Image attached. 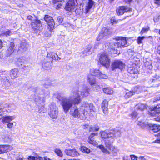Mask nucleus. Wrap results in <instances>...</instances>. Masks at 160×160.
<instances>
[{"label":"nucleus","mask_w":160,"mask_h":160,"mask_svg":"<svg viewBox=\"0 0 160 160\" xmlns=\"http://www.w3.org/2000/svg\"><path fill=\"white\" fill-rule=\"evenodd\" d=\"M89 88L86 87L82 91H80L78 89L74 90L71 92L69 98L60 97L59 98L61 102L63 110L66 113L73 105L78 104L81 100L80 95L83 97H86L89 94Z\"/></svg>","instance_id":"1"},{"label":"nucleus","mask_w":160,"mask_h":160,"mask_svg":"<svg viewBox=\"0 0 160 160\" xmlns=\"http://www.w3.org/2000/svg\"><path fill=\"white\" fill-rule=\"evenodd\" d=\"M54 152L56 154L59 156H62V153L61 150L58 148H56L54 150Z\"/></svg>","instance_id":"41"},{"label":"nucleus","mask_w":160,"mask_h":160,"mask_svg":"<svg viewBox=\"0 0 160 160\" xmlns=\"http://www.w3.org/2000/svg\"><path fill=\"white\" fill-rule=\"evenodd\" d=\"M103 91L104 92L107 94H112L113 93L112 90L109 88H103Z\"/></svg>","instance_id":"30"},{"label":"nucleus","mask_w":160,"mask_h":160,"mask_svg":"<svg viewBox=\"0 0 160 160\" xmlns=\"http://www.w3.org/2000/svg\"><path fill=\"white\" fill-rule=\"evenodd\" d=\"M80 110H82L83 112L87 113L88 114V112H90L94 111V107L92 103L84 101L82 103Z\"/></svg>","instance_id":"7"},{"label":"nucleus","mask_w":160,"mask_h":160,"mask_svg":"<svg viewBox=\"0 0 160 160\" xmlns=\"http://www.w3.org/2000/svg\"><path fill=\"white\" fill-rule=\"evenodd\" d=\"M131 157L132 160H137V158L134 155H131Z\"/></svg>","instance_id":"56"},{"label":"nucleus","mask_w":160,"mask_h":160,"mask_svg":"<svg viewBox=\"0 0 160 160\" xmlns=\"http://www.w3.org/2000/svg\"><path fill=\"white\" fill-rule=\"evenodd\" d=\"M149 29V28L148 27L146 28H143L140 32V34L141 35H142L144 33L147 32Z\"/></svg>","instance_id":"45"},{"label":"nucleus","mask_w":160,"mask_h":160,"mask_svg":"<svg viewBox=\"0 0 160 160\" xmlns=\"http://www.w3.org/2000/svg\"><path fill=\"white\" fill-rule=\"evenodd\" d=\"M110 33L109 30L106 28H103L100 33L99 34L98 37L97 38V40L98 41L102 38L104 36H107Z\"/></svg>","instance_id":"12"},{"label":"nucleus","mask_w":160,"mask_h":160,"mask_svg":"<svg viewBox=\"0 0 160 160\" xmlns=\"http://www.w3.org/2000/svg\"><path fill=\"white\" fill-rule=\"evenodd\" d=\"M47 57L48 58H51L52 59L55 60H58L61 59V58L58 56L57 54L54 52L48 53Z\"/></svg>","instance_id":"25"},{"label":"nucleus","mask_w":160,"mask_h":160,"mask_svg":"<svg viewBox=\"0 0 160 160\" xmlns=\"http://www.w3.org/2000/svg\"><path fill=\"white\" fill-rule=\"evenodd\" d=\"M154 3L158 5H160V0H155Z\"/></svg>","instance_id":"55"},{"label":"nucleus","mask_w":160,"mask_h":160,"mask_svg":"<svg viewBox=\"0 0 160 160\" xmlns=\"http://www.w3.org/2000/svg\"><path fill=\"white\" fill-rule=\"evenodd\" d=\"M108 101L106 100H104L102 104V108L105 114H107L108 111Z\"/></svg>","instance_id":"20"},{"label":"nucleus","mask_w":160,"mask_h":160,"mask_svg":"<svg viewBox=\"0 0 160 160\" xmlns=\"http://www.w3.org/2000/svg\"><path fill=\"white\" fill-rule=\"evenodd\" d=\"M114 141V139L113 138H111L108 139L105 141V145L106 147L108 148H109L112 146V144Z\"/></svg>","instance_id":"26"},{"label":"nucleus","mask_w":160,"mask_h":160,"mask_svg":"<svg viewBox=\"0 0 160 160\" xmlns=\"http://www.w3.org/2000/svg\"><path fill=\"white\" fill-rule=\"evenodd\" d=\"M138 159L139 160H146V159L144 158V156H140L139 158Z\"/></svg>","instance_id":"59"},{"label":"nucleus","mask_w":160,"mask_h":160,"mask_svg":"<svg viewBox=\"0 0 160 160\" xmlns=\"http://www.w3.org/2000/svg\"><path fill=\"white\" fill-rule=\"evenodd\" d=\"M115 138L116 137H120L121 132L119 130H114Z\"/></svg>","instance_id":"46"},{"label":"nucleus","mask_w":160,"mask_h":160,"mask_svg":"<svg viewBox=\"0 0 160 160\" xmlns=\"http://www.w3.org/2000/svg\"><path fill=\"white\" fill-rule=\"evenodd\" d=\"M28 160H35V157L32 156H29L28 157Z\"/></svg>","instance_id":"54"},{"label":"nucleus","mask_w":160,"mask_h":160,"mask_svg":"<svg viewBox=\"0 0 160 160\" xmlns=\"http://www.w3.org/2000/svg\"><path fill=\"white\" fill-rule=\"evenodd\" d=\"M102 138H108V132L105 131H103L100 132Z\"/></svg>","instance_id":"37"},{"label":"nucleus","mask_w":160,"mask_h":160,"mask_svg":"<svg viewBox=\"0 0 160 160\" xmlns=\"http://www.w3.org/2000/svg\"><path fill=\"white\" fill-rule=\"evenodd\" d=\"M17 160H28L26 159L20 157H17Z\"/></svg>","instance_id":"63"},{"label":"nucleus","mask_w":160,"mask_h":160,"mask_svg":"<svg viewBox=\"0 0 160 160\" xmlns=\"http://www.w3.org/2000/svg\"><path fill=\"white\" fill-rule=\"evenodd\" d=\"M31 26L35 33L39 34L42 30V23L40 20L37 19L33 20L32 22Z\"/></svg>","instance_id":"8"},{"label":"nucleus","mask_w":160,"mask_h":160,"mask_svg":"<svg viewBox=\"0 0 160 160\" xmlns=\"http://www.w3.org/2000/svg\"><path fill=\"white\" fill-rule=\"evenodd\" d=\"M157 52L160 55V45L157 48Z\"/></svg>","instance_id":"62"},{"label":"nucleus","mask_w":160,"mask_h":160,"mask_svg":"<svg viewBox=\"0 0 160 160\" xmlns=\"http://www.w3.org/2000/svg\"><path fill=\"white\" fill-rule=\"evenodd\" d=\"M32 18V17L31 15H29L27 17V19L29 20H31Z\"/></svg>","instance_id":"64"},{"label":"nucleus","mask_w":160,"mask_h":160,"mask_svg":"<svg viewBox=\"0 0 160 160\" xmlns=\"http://www.w3.org/2000/svg\"><path fill=\"white\" fill-rule=\"evenodd\" d=\"M111 22L114 24H116L118 22V21H116L114 19H112L111 20Z\"/></svg>","instance_id":"52"},{"label":"nucleus","mask_w":160,"mask_h":160,"mask_svg":"<svg viewBox=\"0 0 160 160\" xmlns=\"http://www.w3.org/2000/svg\"><path fill=\"white\" fill-rule=\"evenodd\" d=\"M8 74L7 71H0V76L1 77L3 75H6Z\"/></svg>","instance_id":"49"},{"label":"nucleus","mask_w":160,"mask_h":160,"mask_svg":"<svg viewBox=\"0 0 160 160\" xmlns=\"http://www.w3.org/2000/svg\"><path fill=\"white\" fill-rule=\"evenodd\" d=\"M159 100H160V97H158L154 98L153 101L155 102Z\"/></svg>","instance_id":"61"},{"label":"nucleus","mask_w":160,"mask_h":160,"mask_svg":"<svg viewBox=\"0 0 160 160\" xmlns=\"http://www.w3.org/2000/svg\"><path fill=\"white\" fill-rule=\"evenodd\" d=\"M148 126L149 127L150 130L154 132H157L160 130V125L157 124H153L151 123L148 124Z\"/></svg>","instance_id":"19"},{"label":"nucleus","mask_w":160,"mask_h":160,"mask_svg":"<svg viewBox=\"0 0 160 160\" xmlns=\"http://www.w3.org/2000/svg\"><path fill=\"white\" fill-rule=\"evenodd\" d=\"M80 150L82 152L87 153H89L90 152V150L88 148L85 146L82 147Z\"/></svg>","instance_id":"33"},{"label":"nucleus","mask_w":160,"mask_h":160,"mask_svg":"<svg viewBox=\"0 0 160 160\" xmlns=\"http://www.w3.org/2000/svg\"><path fill=\"white\" fill-rule=\"evenodd\" d=\"M96 86V89H94V90H97V91H99L100 89V87H99V86L98 85H95Z\"/></svg>","instance_id":"60"},{"label":"nucleus","mask_w":160,"mask_h":160,"mask_svg":"<svg viewBox=\"0 0 160 160\" xmlns=\"http://www.w3.org/2000/svg\"><path fill=\"white\" fill-rule=\"evenodd\" d=\"M94 4V2L92 0H88V2L85 7L86 13H88Z\"/></svg>","instance_id":"23"},{"label":"nucleus","mask_w":160,"mask_h":160,"mask_svg":"<svg viewBox=\"0 0 160 160\" xmlns=\"http://www.w3.org/2000/svg\"><path fill=\"white\" fill-rule=\"evenodd\" d=\"M10 76L13 79L18 76V70L17 69H12L10 72Z\"/></svg>","instance_id":"22"},{"label":"nucleus","mask_w":160,"mask_h":160,"mask_svg":"<svg viewBox=\"0 0 160 160\" xmlns=\"http://www.w3.org/2000/svg\"><path fill=\"white\" fill-rule=\"evenodd\" d=\"M100 63L106 68L108 67L110 65V60L108 54L105 53L101 54L99 58Z\"/></svg>","instance_id":"5"},{"label":"nucleus","mask_w":160,"mask_h":160,"mask_svg":"<svg viewBox=\"0 0 160 160\" xmlns=\"http://www.w3.org/2000/svg\"><path fill=\"white\" fill-rule=\"evenodd\" d=\"M89 129L90 131L94 132L98 131L99 128V126L98 125H94L93 126L90 127Z\"/></svg>","instance_id":"32"},{"label":"nucleus","mask_w":160,"mask_h":160,"mask_svg":"<svg viewBox=\"0 0 160 160\" xmlns=\"http://www.w3.org/2000/svg\"><path fill=\"white\" fill-rule=\"evenodd\" d=\"M58 20L59 22L61 23L62 22L63 19L62 17L59 16L58 18Z\"/></svg>","instance_id":"53"},{"label":"nucleus","mask_w":160,"mask_h":160,"mask_svg":"<svg viewBox=\"0 0 160 160\" xmlns=\"http://www.w3.org/2000/svg\"><path fill=\"white\" fill-rule=\"evenodd\" d=\"M134 93V92L133 91L127 92L125 95V98H128L133 95Z\"/></svg>","instance_id":"34"},{"label":"nucleus","mask_w":160,"mask_h":160,"mask_svg":"<svg viewBox=\"0 0 160 160\" xmlns=\"http://www.w3.org/2000/svg\"><path fill=\"white\" fill-rule=\"evenodd\" d=\"M108 149L111 151L112 153L114 156H117V153L119 151L117 148L113 145L109 148Z\"/></svg>","instance_id":"28"},{"label":"nucleus","mask_w":160,"mask_h":160,"mask_svg":"<svg viewBox=\"0 0 160 160\" xmlns=\"http://www.w3.org/2000/svg\"><path fill=\"white\" fill-rule=\"evenodd\" d=\"M128 72L131 75V76L134 78H137L138 76V71L133 67H130L128 69Z\"/></svg>","instance_id":"14"},{"label":"nucleus","mask_w":160,"mask_h":160,"mask_svg":"<svg viewBox=\"0 0 160 160\" xmlns=\"http://www.w3.org/2000/svg\"><path fill=\"white\" fill-rule=\"evenodd\" d=\"M125 66L124 63L123 62L119 60L114 61L112 64V69L113 70L116 69H122Z\"/></svg>","instance_id":"9"},{"label":"nucleus","mask_w":160,"mask_h":160,"mask_svg":"<svg viewBox=\"0 0 160 160\" xmlns=\"http://www.w3.org/2000/svg\"><path fill=\"white\" fill-rule=\"evenodd\" d=\"M7 124V127L9 128H12L13 126V123L12 122H8Z\"/></svg>","instance_id":"50"},{"label":"nucleus","mask_w":160,"mask_h":160,"mask_svg":"<svg viewBox=\"0 0 160 160\" xmlns=\"http://www.w3.org/2000/svg\"><path fill=\"white\" fill-rule=\"evenodd\" d=\"M6 107L4 106L3 105H1L0 106V113L1 114H5L6 113L5 112H7V111L6 110H3L4 109L6 108Z\"/></svg>","instance_id":"40"},{"label":"nucleus","mask_w":160,"mask_h":160,"mask_svg":"<svg viewBox=\"0 0 160 160\" xmlns=\"http://www.w3.org/2000/svg\"><path fill=\"white\" fill-rule=\"evenodd\" d=\"M116 40L119 41L116 45L118 48H124L126 47L128 45L127 42L126 38L121 37H117L115 38Z\"/></svg>","instance_id":"11"},{"label":"nucleus","mask_w":160,"mask_h":160,"mask_svg":"<svg viewBox=\"0 0 160 160\" xmlns=\"http://www.w3.org/2000/svg\"><path fill=\"white\" fill-rule=\"evenodd\" d=\"M11 34V32L10 30H8L5 31H4L2 33V35L3 36H9Z\"/></svg>","instance_id":"43"},{"label":"nucleus","mask_w":160,"mask_h":160,"mask_svg":"<svg viewBox=\"0 0 160 160\" xmlns=\"http://www.w3.org/2000/svg\"><path fill=\"white\" fill-rule=\"evenodd\" d=\"M88 141L89 143L93 145H96L98 144V143L94 140V138H88Z\"/></svg>","instance_id":"36"},{"label":"nucleus","mask_w":160,"mask_h":160,"mask_svg":"<svg viewBox=\"0 0 160 160\" xmlns=\"http://www.w3.org/2000/svg\"><path fill=\"white\" fill-rule=\"evenodd\" d=\"M97 135H98L97 133H91L90 134V135L89 136V137L88 138H90V139L93 138V137H94V136H97Z\"/></svg>","instance_id":"48"},{"label":"nucleus","mask_w":160,"mask_h":160,"mask_svg":"<svg viewBox=\"0 0 160 160\" xmlns=\"http://www.w3.org/2000/svg\"><path fill=\"white\" fill-rule=\"evenodd\" d=\"M14 117L13 116H5L2 117V122L3 123L10 122L11 121L13 120Z\"/></svg>","instance_id":"24"},{"label":"nucleus","mask_w":160,"mask_h":160,"mask_svg":"<svg viewBox=\"0 0 160 160\" xmlns=\"http://www.w3.org/2000/svg\"><path fill=\"white\" fill-rule=\"evenodd\" d=\"M147 41L150 42H152L153 41L152 37L151 36L148 37L147 38Z\"/></svg>","instance_id":"51"},{"label":"nucleus","mask_w":160,"mask_h":160,"mask_svg":"<svg viewBox=\"0 0 160 160\" xmlns=\"http://www.w3.org/2000/svg\"><path fill=\"white\" fill-rule=\"evenodd\" d=\"M90 74L88 76V80L91 85L96 84V81L94 76L97 77L99 78L106 79L108 77L104 74H102L98 69H91L90 70Z\"/></svg>","instance_id":"3"},{"label":"nucleus","mask_w":160,"mask_h":160,"mask_svg":"<svg viewBox=\"0 0 160 160\" xmlns=\"http://www.w3.org/2000/svg\"><path fill=\"white\" fill-rule=\"evenodd\" d=\"M2 138L4 141L6 142H9L11 141V137L8 134H3L2 136Z\"/></svg>","instance_id":"29"},{"label":"nucleus","mask_w":160,"mask_h":160,"mask_svg":"<svg viewBox=\"0 0 160 160\" xmlns=\"http://www.w3.org/2000/svg\"><path fill=\"white\" fill-rule=\"evenodd\" d=\"M12 147L9 145H0V154L6 153L9 150H11Z\"/></svg>","instance_id":"16"},{"label":"nucleus","mask_w":160,"mask_h":160,"mask_svg":"<svg viewBox=\"0 0 160 160\" xmlns=\"http://www.w3.org/2000/svg\"><path fill=\"white\" fill-rule=\"evenodd\" d=\"M160 112V107L158 105L154 107L151 111L150 114L152 116H157V115Z\"/></svg>","instance_id":"21"},{"label":"nucleus","mask_w":160,"mask_h":160,"mask_svg":"<svg viewBox=\"0 0 160 160\" xmlns=\"http://www.w3.org/2000/svg\"><path fill=\"white\" fill-rule=\"evenodd\" d=\"M114 130H112L110 132H108V138H115Z\"/></svg>","instance_id":"38"},{"label":"nucleus","mask_w":160,"mask_h":160,"mask_svg":"<svg viewBox=\"0 0 160 160\" xmlns=\"http://www.w3.org/2000/svg\"><path fill=\"white\" fill-rule=\"evenodd\" d=\"M82 0H76L75 4L74 0H69L66 3L65 9L67 11L73 12L75 11L76 14H80L82 12L81 6H82Z\"/></svg>","instance_id":"2"},{"label":"nucleus","mask_w":160,"mask_h":160,"mask_svg":"<svg viewBox=\"0 0 160 160\" xmlns=\"http://www.w3.org/2000/svg\"><path fill=\"white\" fill-rule=\"evenodd\" d=\"M155 121L160 122V116H158L157 117L153 119Z\"/></svg>","instance_id":"57"},{"label":"nucleus","mask_w":160,"mask_h":160,"mask_svg":"<svg viewBox=\"0 0 160 160\" xmlns=\"http://www.w3.org/2000/svg\"><path fill=\"white\" fill-rule=\"evenodd\" d=\"M108 51L111 54H114L116 53L117 51L115 49V48H113V46L111 45H109L108 48H107Z\"/></svg>","instance_id":"31"},{"label":"nucleus","mask_w":160,"mask_h":160,"mask_svg":"<svg viewBox=\"0 0 160 160\" xmlns=\"http://www.w3.org/2000/svg\"><path fill=\"white\" fill-rule=\"evenodd\" d=\"M44 20L48 24V29L50 31H52L54 28L55 23L52 18L48 15H46Z\"/></svg>","instance_id":"10"},{"label":"nucleus","mask_w":160,"mask_h":160,"mask_svg":"<svg viewBox=\"0 0 160 160\" xmlns=\"http://www.w3.org/2000/svg\"><path fill=\"white\" fill-rule=\"evenodd\" d=\"M1 82L3 86L8 87L11 85V83L6 76H1Z\"/></svg>","instance_id":"18"},{"label":"nucleus","mask_w":160,"mask_h":160,"mask_svg":"<svg viewBox=\"0 0 160 160\" xmlns=\"http://www.w3.org/2000/svg\"><path fill=\"white\" fill-rule=\"evenodd\" d=\"M15 48H16L15 47L14 43L13 42H11L10 44V47L7 50V56H9L11 55L13 53L14 51L15 50Z\"/></svg>","instance_id":"17"},{"label":"nucleus","mask_w":160,"mask_h":160,"mask_svg":"<svg viewBox=\"0 0 160 160\" xmlns=\"http://www.w3.org/2000/svg\"><path fill=\"white\" fill-rule=\"evenodd\" d=\"M70 113L75 118H79L82 120H84L86 118L87 115V113L85 112H83L82 110H80V108L79 109H77V108H72Z\"/></svg>","instance_id":"4"},{"label":"nucleus","mask_w":160,"mask_h":160,"mask_svg":"<svg viewBox=\"0 0 160 160\" xmlns=\"http://www.w3.org/2000/svg\"><path fill=\"white\" fill-rule=\"evenodd\" d=\"M102 152L106 154L109 155L111 154V152L108 150L104 146L102 145H100L98 146Z\"/></svg>","instance_id":"27"},{"label":"nucleus","mask_w":160,"mask_h":160,"mask_svg":"<svg viewBox=\"0 0 160 160\" xmlns=\"http://www.w3.org/2000/svg\"><path fill=\"white\" fill-rule=\"evenodd\" d=\"M138 115V114L137 112L135 111H134L131 114L130 116L132 120H135L137 118Z\"/></svg>","instance_id":"39"},{"label":"nucleus","mask_w":160,"mask_h":160,"mask_svg":"<svg viewBox=\"0 0 160 160\" xmlns=\"http://www.w3.org/2000/svg\"><path fill=\"white\" fill-rule=\"evenodd\" d=\"M26 44L25 42H23L22 43L21 45V48L23 50H25L26 48Z\"/></svg>","instance_id":"47"},{"label":"nucleus","mask_w":160,"mask_h":160,"mask_svg":"<svg viewBox=\"0 0 160 160\" xmlns=\"http://www.w3.org/2000/svg\"><path fill=\"white\" fill-rule=\"evenodd\" d=\"M92 48V46L89 45H88L87 48H86L84 51H83V53L84 54H86L87 53V52H89L90 51V50H91V48Z\"/></svg>","instance_id":"44"},{"label":"nucleus","mask_w":160,"mask_h":160,"mask_svg":"<svg viewBox=\"0 0 160 160\" xmlns=\"http://www.w3.org/2000/svg\"><path fill=\"white\" fill-rule=\"evenodd\" d=\"M138 124L141 127H144L145 125L144 123L142 122H139Z\"/></svg>","instance_id":"58"},{"label":"nucleus","mask_w":160,"mask_h":160,"mask_svg":"<svg viewBox=\"0 0 160 160\" xmlns=\"http://www.w3.org/2000/svg\"><path fill=\"white\" fill-rule=\"evenodd\" d=\"M145 37L144 36L142 37H139L137 39V43L138 44H140L141 43H142L143 42L142 41L144 40Z\"/></svg>","instance_id":"42"},{"label":"nucleus","mask_w":160,"mask_h":160,"mask_svg":"<svg viewBox=\"0 0 160 160\" xmlns=\"http://www.w3.org/2000/svg\"><path fill=\"white\" fill-rule=\"evenodd\" d=\"M130 11V8L124 6L119 7L116 9V12L118 15H122L124 12Z\"/></svg>","instance_id":"13"},{"label":"nucleus","mask_w":160,"mask_h":160,"mask_svg":"<svg viewBox=\"0 0 160 160\" xmlns=\"http://www.w3.org/2000/svg\"><path fill=\"white\" fill-rule=\"evenodd\" d=\"M145 108V105L142 103H139L137 105L136 108L141 110H143Z\"/></svg>","instance_id":"35"},{"label":"nucleus","mask_w":160,"mask_h":160,"mask_svg":"<svg viewBox=\"0 0 160 160\" xmlns=\"http://www.w3.org/2000/svg\"><path fill=\"white\" fill-rule=\"evenodd\" d=\"M48 114L53 119H56L58 114V108L54 103H51L49 106Z\"/></svg>","instance_id":"6"},{"label":"nucleus","mask_w":160,"mask_h":160,"mask_svg":"<svg viewBox=\"0 0 160 160\" xmlns=\"http://www.w3.org/2000/svg\"><path fill=\"white\" fill-rule=\"evenodd\" d=\"M64 152L67 155L70 156L75 157L79 155L78 153L74 149H65Z\"/></svg>","instance_id":"15"}]
</instances>
